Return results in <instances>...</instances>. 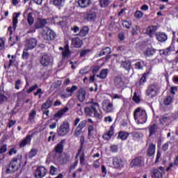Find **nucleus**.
<instances>
[{
    "mask_svg": "<svg viewBox=\"0 0 178 178\" xmlns=\"http://www.w3.org/2000/svg\"><path fill=\"white\" fill-rule=\"evenodd\" d=\"M109 54H111V48L106 47L100 51L99 56H103V55H108Z\"/></svg>",
    "mask_w": 178,
    "mask_h": 178,
    "instance_id": "4c0bfd02",
    "label": "nucleus"
},
{
    "mask_svg": "<svg viewBox=\"0 0 178 178\" xmlns=\"http://www.w3.org/2000/svg\"><path fill=\"white\" fill-rule=\"evenodd\" d=\"M79 156L80 158V163L82 166L86 165V156L84 155V152H81V150H79L76 157Z\"/></svg>",
    "mask_w": 178,
    "mask_h": 178,
    "instance_id": "b1692460",
    "label": "nucleus"
},
{
    "mask_svg": "<svg viewBox=\"0 0 178 178\" xmlns=\"http://www.w3.org/2000/svg\"><path fill=\"white\" fill-rule=\"evenodd\" d=\"M72 42V45L75 48H80V47L83 45V42L79 38H76L73 39Z\"/></svg>",
    "mask_w": 178,
    "mask_h": 178,
    "instance_id": "bb28decb",
    "label": "nucleus"
},
{
    "mask_svg": "<svg viewBox=\"0 0 178 178\" xmlns=\"http://www.w3.org/2000/svg\"><path fill=\"white\" fill-rule=\"evenodd\" d=\"M87 95V92H86L85 88H80L76 94V98L80 102H83L84 99H86V97Z\"/></svg>",
    "mask_w": 178,
    "mask_h": 178,
    "instance_id": "dca6fc26",
    "label": "nucleus"
},
{
    "mask_svg": "<svg viewBox=\"0 0 178 178\" xmlns=\"http://www.w3.org/2000/svg\"><path fill=\"white\" fill-rule=\"evenodd\" d=\"M45 173H47V169L45 167L40 166L36 169L34 175L36 178H42L45 176Z\"/></svg>",
    "mask_w": 178,
    "mask_h": 178,
    "instance_id": "f8f14e48",
    "label": "nucleus"
},
{
    "mask_svg": "<svg viewBox=\"0 0 178 178\" xmlns=\"http://www.w3.org/2000/svg\"><path fill=\"white\" fill-rule=\"evenodd\" d=\"M27 22H28V24H29V26L33 25V24L34 23V17H33V13H29L28 17H27Z\"/></svg>",
    "mask_w": 178,
    "mask_h": 178,
    "instance_id": "f704fd0d",
    "label": "nucleus"
},
{
    "mask_svg": "<svg viewBox=\"0 0 178 178\" xmlns=\"http://www.w3.org/2000/svg\"><path fill=\"white\" fill-rule=\"evenodd\" d=\"M17 152V149H16V147H13L10 149L8 152V155L12 156L16 154Z\"/></svg>",
    "mask_w": 178,
    "mask_h": 178,
    "instance_id": "4d7b16f0",
    "label": "nucleus"
},
{
    "mask_svg": "<svg viewBox=\"0 0 178 178\" xmlns=\"http://www.w3.org/2000/svg\"><path fill=\"white\" fill-rule=\"evenodd\" d=\"M155 54V49L153 48H147L145 51L144 54L145 56H152Z\"/></svg>",
    "mask_w": 178,
    "mask_h": 178,
    "instance_id": "473e14b6",
    "label": "nucleus"
},
{
    "mask_svg": "<svg viewBox=\"0 0 178 178\" xmlns=\"http://www.w3.org/2000/svg\"><path fill=\"white\" fill-rule=\"evenodd\" d=\"M173 102V96L168 95L163 101L164 105H170Z\"/></svg>",
    "mask_w": 178,
    "mask_h": 178,
    "instance_id": "7c9ffc66",
    "label": "nucleus"
},
{
    "mask_svg": "<svg viewBox=\"0 0 178 178\" xmlns=\"http://www.w3.org/2000/svg\"><path fill=\"white\" fill-rule=\"evenodd\" d=\"M38 152V150L37 149H32L29 154V158H34V156L37 155Z\"/></svg>",
    "mask_w": 178,
    "mask_h": 178,
    "instance_id": "c03bdc74",
    "label": "nucleus"
},
{
    "mask_svg": "<svg viewBox=\"0 0 178 178\" xmlns=\"http://www.w3.org/2000/svg\"><path fill=\"white\" fill-rule=\"evenodd\" d=\"M102 108L104 112L111 113V112L113 111V103L109 100H105L102 103Z\"/></svg>",
    "mask_w": 178,
    "mask_h": 178,
    "instance_id": "6e6552de",
    "label": "nucleus"
},
{
    "mask_svg": "<svg viewBox=\"0 0 178 178\" xmlns=\"http://www.w3.org/2000/svg\"><path fill=\"white\" fill-rule=\"evenodd\" d=\"M159 91V89L158 88V86L152 84L148 87L146 94L149 98H154V97L158 95Z\"/></svg>",
    "mask_w": 178,
    "mask_h": 178,
    "instance_id": "423d86ee",
    "label": "nucleus"
},
{
    "mask_svg": "<svg viewBox=\"0 0 178 178\" xmlns=\"http://www.w3.org/2000/svg\"><path fill=\"white\" fill-rule=\"evenodd\" d=\"M60 51H63L62 55L63 58H67L70 56V50H69V45L66 44L63 49V47H59Z\"/></svg>",
    "mask_w": 178,
    "mask_h": 178,
    "instance_id": "aec40b11",
    "label": "nucleus"
},
{
    "mask_svg": "<svg viewBox=\"0 0 178 178\" xmlns=\"http://www.w3.org/2000/svg\"><path fill=\"white\" fill-rule=\"evenodd\" d=\"M83 129L81 128H79V127L75 129L74 134L75 136H80L81 134V131Z\"/></svg>",
    "mask_w": 178,
    "mask_h": 178,
    "instance_id": "774afa93",
    "label": "nucleus"
},
{
    "mask_svg": "<svg viewBox=\"0 0 178 178\" xmlns=\"http://www.w3.org/2000/svg\"><path fill=\"white\" fill-rule=\"evenodd\" d=\"M104 122L106 123H112V122H113V120L112 119V117L107 116L104 118Z\"/></svg>",
    "mask_w": 178,
    "mask_h": 178,
    "instance_id": "680f3d73",
    "label": "nucleus"
},
{
    "mask_svg": "<svg viewBox=\"0 0 178 178\" xmlns=\"http://www.w3.org/2000/svg\"><path fill=\"white\" fill-rule=\"evenodd\" d=\"M87 34H88V27L84 26L81 29L79 32V35H81V37H84L85 35H87Z\"/></svg>",
    "mask_w": 178,
    "mask_h": 178,
    "instance_id": "c9c22d12",
    "label": "nucleus"
},
{
    "mask_svg": "<svg viewBox=\"0 0 178 178\" xmlns=\"http://www.w3.org/2000/svg\"><path fill=\"white\" fill-rule=\"evenodd\" d=\"M22 84V81L20 79H18L15 82V88L16 90H20V85Z\"/></svg>",
    "mask_w": 178,
    "mask_h": 178,
    "instance_id": "338daca9",
    "label": "nucleus"
},
{
    "mask_svg": "<svg viewBox=\"0 0 178 178\" xmlns=\"http://www.w3.org/2000/svg\"><path fill=\"white\" fill-rule=\"evenodd\" d=\"M155 148L156 146L154 143H150L149 145V147L147 149V155H149V156H152V155L155 154Z\"/></svg>",
    "mask_w": 178,
    "mask_h": 178,
    "instance_id": "a878e982",
    "label": "nucleus"
},
{
    "mask_svg": "<svg viewBox=\"0 0 178 178\" xmlns=\"http://www.w3.org/2000/svg\"><path fill=\"white\" fill-rule=\"evenodd\" d=\"M134 16L136 19H141L144 16V13L140 10H136L134 13Z\"/></svg>",
    "mask_w": 178,
    "mask_h": 178,
    "instance_id": "a18cd8bd",
    "label": "nucleus"
},
{
    "mask_svg": "<svg viewBox=\"0 0 178 178\" xmlns=\"http://www.w3.org/2000/svg\"><path fill=\"white\" fill-rule=\"evenodd\" d=\"M54 60V58L49 54H44L42 56L40 63L42 66H48L51 65Z\"/></svg>",
    "mask_w": 178,
    "mask_h": 178,
    "instance_id": "1a4fd4ad",
    "label": "nucleus"
},
{
    "mask_svg": "<svg viewBox=\"0 0 178 178\" xmlns=\"http://www.w3.org/2000/svg\"><path fill=\"white\" fill-rule=\"evenodd\" d=\"M115 84H117L118 87H123V82H122V79H120V78L116 79Z\"/></svg>",
    "mask_w": 178,
    "mask_h": 178,
    "instance_id": "bf43d9fd",
    "label": "nucleus"
},
{
    "mask_svg": "<svg viewBox=\"0 0 178 178\" xmlns=\"http://www.w3.org/2000/svg\"><path fill=\"white\" fill-rule=\"evenodd\" d=\"M133 101H134V102L136 104H138L140 101V95L136 92H135L134 94Z\"/></svg>",
    "mask_w": 178,
    "mask_h": 178,
    "instance_id": "37998d69",
    "label": "nucleus"
},
{
    "mask_svg": "<svg viewBox=\"0 0 178 178\" xmlns=\"http://www.w3.org/2000/svg\"><path fill=\"white\" fill-rule=\"evenodd\" d=\"M88 136H91L95 133V128L92 125H90L88 128Z\"/></svg>",
    "mask_w": 178,
    "mask_h": 178,
    "instance_id": "79ce46f5",
    "label": "nucleus"
},
{
    "mask_svg": "<svg viewBox=\"0 0 178 178\" xmlns=\"http://www.w3.org/2000/svg\"><path fill=\"white\" fill-rule=\"evenodd\" d=\"M47 24V20L45 19H38L35 24V29H41Z\"/></svg>",
    "mask_w": 178,
    "mask_h": 178,
    "instance_id": "cd10ccee",
    "label": "nucleus"
},
{
    "mask_svg": "<svg viewBox=\"0 0 178 178\" xmlns=\"http://www.w3.org/2000/svg\"><path fill=\"white\" fill-rule=\"evenodd\" d=\"M156 38L159 42H165L168 40V35L163 32L156 33Z\"/></svg>",
    "mask_w": 178,
    "mask_h": 178,
    "instance_id": "a211bd4d",
    "label": "nucleus"
},
{
    "mask_svg": "<svg viewBox=\"0 0 178 178\" xmlns=\"http://www.w3.org/2000/svg\"><path fill=\"white\" fill-rule=\"evenodd\" d=\"M115 127H116V125L113 124L108 132L103 135V138L104 140H111V138H112V136H113V134L115 133Z\"/></svg>",
    "mask_w": 178,
    "mask_h": 178,
    "instance_id": "2eb2a0df",
    "label": "nucleus"
},
{
    "mask_svg": "<svg viewBox=\"0 0 178 178\" xmlns=\"http://www.w3.org/2000/svg\"><path fill=\"white\" fill-rule=\"evenodd\" d=\"M129 137V134L127 132L121 131L118 134V138H120V140H126Z\"/></svg>",
    "mask_w": 178,
    "mask_h": 178,
    "instance_id": "58836bf2",
    "label": "nucleus"
},
{
    "mask_svg": "<svg viewBox=\"0 0 178 178\" xmlns=\"http://www.w3.org/2000/svg\"><path fill=\"white\" fill-rule=\"evenodd\" d=\"M156 31V26H149L146 30L147 34H148V35H149L151 38L154 37Z\"/></svg>",
    "mask_w": 178,
    "mask_h": 178,
    "instance_id": "393cba45",
    "label": "nucleus"
},
{
    "mask_svg": "<svg viewBox=\"0 0 178 178\" xmlns=\"http://www.w3.org/2000/svg\"><path fill=\"white\" fill-rule=\"evenodd\" d=\"M20 16V13H15L13 15V27L14 29H16V27H17V23L19 19V17Z\"/></svg>",
    "mask_w": 178,
    "mask_h": 178,
    "instance_id": "412c9836",
    "label": "nucleus"
},
{
    "mask_svg": "<svg viewBox=\"0 0 178 178\" xmlns=\"http://www.w3.org/2000/svg\"><path fill=\"white\" fill-rule=\"evenodd\" d=\"M63 151V143L60 142L56 146V152L60 153Z\"/></svg>",
    "mask_w": 178,
    "mask_h": 178,
    "instance_id": "ea45409f",
    "label": "nucleus"
},
{
    "mask_svg": "<svg viewBox=\"0 0 178 178\" xmlns=\"http://www.w3.org/2000/svg\"><path fill=\"white\" fill-rule=\"evenodd\" d=\"M89 104H90V106L85 108L86 114L88 116H91V115L94 113L95 118H97V119H102V115L98 113L99 104L94 99H91V101L89 102Z\"/></svg>",
    "mask_w": 178,
    "mask_h": 178,
    "instance_id": "f257e3e1",
    "label": "nucleus"
},
{
    "mask_svg": "<svg viewBox=\"0 0 178 178\" xmlns=\"http://www.w3.org/2000/svg\"><path fill=\"white\" fill-rule=\"evenodd\" d=\"M163 173H165V170H163V167H159L158 170H154L152 171V177L162 178Z\"/></svg>",
    "mask_w": 178,
    "mask_h": 178,
    "instance_id": "4468645a",
    "label": "nucleus"
},
{
    "mask_svg": "<svg viewBox=\"0 0 178 178\" xmlns=\"http://www.w3.org/2000/svg\"><path fill=\"white\" fill-rule=\"evenodd\" d=\"M80 8H87L91 5V0H78Z\"/></svg>",
    "mask_w": 178,
    "mask_h": 178,
    "instance_id": "5701e85b",
    "label": "nucleus"
},
{
    "mask_svg": "<svg viewBox=\"0 0 178 178\" xmlns=\"http://www.w3.org/2000/svg\"><path fill=\"white\" fill-rule=\"evenodd\" d=\"M149 74V72H145L143 74L142 77L140 78V80L139 81V85L143 86L145 81H147V76Z\"/></svg>",
    "mask_w": 178,
    "mask_h": 178,
    "instance_id": "72a5a7b5",
    "label": "nucleus"
},
{
    "mask_svg": "<svg viewBox=\"0 0 178 178\" xmlns=\"http://www.w3.org/2000/svg\"><path fill=\"white\" fill-rule=\"evenodd\" d=\"M70 131V124L67 121H64L57 130L58 136L63 137Z\"/></svg>",
    "mask_w": 178,
    "mask_h": 178,
    "instance_id": "39448f33",
    "label": "nucleus"
},
{
    "mask_svg": "<svg viewBox=\"0 0 178 178\" xmlns=\"http://www.w3.org/2000/svg\"><path fill=\"white\" fill-rule=\"evenodd\" d=\"M108 76V69H104L100 72L99 75H97V77H99V79H104Z\"/></svg>",
    "mask_w": 178,
    "mask_h": 178,
    "instance_id": "2f4dec72",
    "label": "nucleus"
},
{
    "mask_svg": "<svg viewBox=\"0 0 178 178\" xmlns=\"http://www.w3.org/2000/svg\"><path fill=\"white\" fill-rule=\"evenodd\" d=\"M5 49V40L0 38V51H3Z\"/></svg>",
    "mask_w": 178,
    "mask_h": 178,
    "instance_id": "3c124183",
    "label": "nucleus"
},
{
    "mask_svg": "<svg viewBox=\"0 0 178 178\" xmlns=\"http://www.w3.org/2000/svg\"><path fill=\"white\" fill-rule=\"evenodd\" d=\"M122 26L124 27H126V29H130V27L131 26V22L123 21Z\"/></svg>",
    "mask_w": 178,
    "mask_h": 178,
    "instance_id": "864d4df0",
    "label": "nucleus"
},
{
    "mask_svg": "<svg viewBox=\"0 0 178 178\" xmlns=\"http://www.w3.org/2000/svg\"><path fill=\"white\" fill-rule=\"evenodd\" d=\"M42 37L45 40V41H51V40H55L56 34L49 28L45 27L43 29V31L42 32Z\"/></svg>",
    "mask_w": 178,
    "mask_h": 178,
    "instance_id": "20e7f679",
    "label": "nucleus"
},
{
    "mask_svg": "<svg viewBox=\"0 0 178 178\" xmlns=\"http://www.w3.org/2000/svg\"><path fill=\"white\" fill-rule=\"evenodd\" d=\"M134 118L138 124H144L147 122V111L144 108L138 107L134 112Z\"/></svg>",
    "mask_w": 178,
    "mask_h": 178,
    "instance_id": "f03ea898",
    "label": "nucleus"
},
{
    "mask_svg": "<svg viewBox=\"0 0 178 178\" xmlns=\"http://www.w3.org/2000/svg\"><path fill=\"white\" fill-rule=\"evenodd\" d=\"M6 150H7L6 145H2L0 148V154H5V152H6Z\"/></svg>",
    "mask_w": 178,
    "mask_h": 178,
    "instance_id": "0e129e2a",
    "label": "nucleus"
},
{
    "mask_svg": "<svg viewBox=\"0 0 178 178\" xmlns=\"http://www.w3.org/2000/svg\"><path fill=\"white\" fill-rule=\"evenodd\" d=\"M22 165V156H17V158L14 159L10 163L8 169L7 173H12L13 172H17L20 168Z\"/></svg>",
    "mask_w": 178,
    "mask_h": 178,
    "instance_id": "7ed1b4c3",
    "label": "nucleus"
},
{
    "mask_svg": "<svg viewBox=\"0 0 178 178\" xmlns=\"http://www.w3.org/2000/svg\"><path fill=\"white\" fill-rule=\"evenodd\" d=\"M78 88L79 87H77V86H72V88H67L66 91L67 93L60 95L61 98H69V97H72L73 92Z\"/></svg>",
    "mask_w": 178,
    "mask_h": 178,
    "instance_id": "ddd939ff",
    "label": "nucleus"
},
{
    "mask_svg": "<svg viewBox=\"0 0 178 178\" xmlns=\"http://www.w3.org/2000/svg\"><path fill=\"white\" fill-rule=\"evenodd\" d=\"M27 51H29V49H26L24 47V51H23V54H22V58L24 59H27V58H29V52H27Z\"/></svg>",
    "mask_w": 178,
    "mask_h": 178,
    "instance_id": "6e6d98bb",
    "label": "nucleus"
},
{
    "mask_svg": "<svg viewBox=\"0 0 178 178\" xmlns=\"http://www.w3.org/2000/svg\"><path fill=\"white\" fill-rule=\"evenodd\" d=\"M38 87V85L35 84L34 86H31L27 91L26 92H33V91H34V90H35Z\"/></svg>",
    "mask_w": 178,
    "mask_h": 178,
    "instance_id": "69168bd1",
    "label": "nucleus"
},
{
    "mask_svg": "<svg viewBox=\"0 0 178 178\" xmlns=\"http://www.w3.org/2000/svg\"><path fill=\"white\" fill-rule=\"evenodd\" d=\"M143 65H144V61H143V60L138 61V62L136 63L135 68L138 69V70H141V69H143Z\"/></svg>",
    "mask_w": 178,
    "mask_h": 178,
    "instance_id": "de8ad7c7",
    "label": "nucleus"
},
{
    "mask_svg": "<svg viewBox=\"0 0 178 178\" xmlns=\"http://www.w3.org/2000/svg\"><path fill=\"white\" fill-rule=\"evenodd\" d=\"M51 2H53L55 6H60V5H62V3L65 2V0H51Z\"/></svg>",
    "mask_w": 178,
    "mask_h": 178,
    "instance_id": "09e8293b",
    "label": "nucleus"
},
{
    "mask_svg": "<svg viewBox=\"0 0 178 178\" xmlns=\"http://www.w3.org/2000/svg\"><path fill=\"white\" fill-rule=\"evenodd\" d=\"M90 53V49H85V50H82L81 51V54L80 56H86V55H88V54Z\"/></svg>",
    "mask_w": 178,
    "mask_h": 178,
    "instance_id": "052dcab7",
    "label": "nucleus"
},
{
    "mask_svg": "<svg viewBox=\"0 0 178 178\" xmlns=\"http://www.w3.org/2000/svg\"><path fill=\"white\" fill-rule=\"evenodd\" d=\"M100 6L102 8H106L108 5L111 3V1L109 0H100Z\"/></svg>",
    "mask_w": 178,
    "mask_h": 178,
    "instance_id": "a19ab883",
    "label": "nucleus"
},
{
    "mask_svg": "<svg viewBox=\"0 0 178 178\" xmlns=\"http://www.w3.org/2000/svg\"><path fill=\"white\" fill-rule=\"evenodd\" d=\"M144 158L142 156L136 157L131 161V168H141L144 165Z\"/></svg>",
    "mask_w": 178,
    "mask_h": 178,
    "instance_id": "0eeeda50",
    "label": "nucleus"
},
{
    "mask_svg": "<svg viewBox=\"0 0 178 178\" xmlns=\"http://www.w3.org/2000/svg\"><path fill=\"white\" fill-rule=\"evenodd\" d=\"M8 58H10L8 66H12L15 62H16V58H15V56H11L10 54L8 55Z\"/></svg>",
    "mask_w": 178,
    "mask_h": 178,
    "instance_id": "49530a36",
    "label": "nucleus"
},
{
    "mask_svg": "<svg viewBox=\"0 0 178 178\" xmlns=\"http://www.w3.org/2000/svg\"><path fill=\"white\" fill-rule=\"evenodd\" d=\"M52 105V101L51 99H48L42 106V109H48L49 108H51Z\"/></svg>",
    "mask_w": 178,
    "mask_h": 178,
    "instance_id": "e433bc0d",
    "label": "nucleus"
},
{
    "mask_svg": "<svg viewBox=\"0 0 178 178\" xmlns=\"http://www.w3.org/2000/svg\"><path fill=\"white\" fill-rule=\"evenodd\" d=\"M58 169L55 168L54 165L50 167V175L52 176L56 175Z\"/></svg>",
    "mask_w": 178,
    "mask_h": 178,
    "instance_id": "603ef678",
    "label": "nucleus"
},
{
    "mask_svg": "<svg viewBox=\"0 0 178 178\" xmlns=\"http://www.w3.org/2000/svg\"><path fill=\"white\" fill-rule=\"evenodd\" d=\"M160 122L161 124H167V123H170L172 120H170V118L168 117V115H165L160 119Z\"/></svg>",
    "mask_w": 178,
    "mask_h": 178,
    "instance_id": "c756f323",
    "label": "nucleus"
},
{
    "mask_svg": "<svg viewBox=\"0 0 178 178\" xmlns=\"http://www.w3.org/2000/svg\"><path fill=\"white\" fill-rule=\"evenodd\" d=\"M132 136L134 138H140V137H143V134L137 131L132 132Z\"/></svg>",
    "mask_w": 178,
    "mask_h": 178,
    "instance_id": "5fc2aeb1",
    "label": "nucleus"
},
{
    "mask_svg": "<svg viewBox=\"0 0 178 178\" xmlns=\"http://www.w3.org/2000/svg\"><path fill=\"white\" fill-rule=\"evenodd\" d=\"M37 45V40L35 38H30L26 41L25 48L26 49H34Z\"/></svg>",
    "mask_w": 178,
    "mask_h": 178,
    "instance_id": "9d476101",
    "label": "nucleus"
},
{
    "mask_svg": "<svg viewBox=\"0 0 178 178\" xmlns=\"http://www.w3.org/2000/svg\"><path fill=\"white\" fill-rule=\"evenodd\" d=\"M69 111V108L67 107H65L60 110H59L58 112H56L54 115V120L56 121V123L59 121V119H60L66 112Z\"/></svg>",
    "mask_w": 178,
    "mask_h": 178,
    "instance_id": "9b49d317",
    "label": "nucleus"
},
{
    "mask_svg": "<svg viewBox=\"0 0 178 178\" xmlns=\"http://www.w3.org/2000/svg\"><path fill=\"white\" fill-rule=\"evenodd\" d=\"M83 16L84 19L88 20L89 22H92L97 19V13L95 12H90L89 13H84Z\"/></svg>",
    "mask_w": 178,
    "mask_h": 178,
    "instance_id": "f3484780",
    "label": "nucleus"
},
{
    "mask_svg": "<svg viewBox=\"0 0 178 178\" xmlns=\"http://www.w3.org/2000/svg\"><path fill=\"white\" fill-rule=\"evenodd\" d=\"M170 54V48H167L165 49L160 50L161 55H169Z\"/></svg>",
    "mask_w": 178,
    "mask_h": 178,
    "instance_id": "8fccbe9b",
    "label": "nucleus"
},
{
    "mask_svg": "<svg viewBox=\"0 0 178 178\" xmlns=\"http://www.w3.org/2000/svg\"><path fill=\"white\" fill-rule=\"evenodd\" d=\"M86 124H87V121H86V120H83V121H81V122L79 124L78 127H79V129H84V127L86 126Z\"/></svg>",
    "mask_w": 178,
    "mask_h": 178,
    "instance_id": "13d9d810",
    "label": "nucleus"
},
{
    "mask_svg": "<svg viewBox=\"0 0 178 178\" xmlns=\"http://www.w3.org/2000/svg\"><path fill=\"white\" fill-rule=\"evenodd\" d=\"M37 112L35 111H32L31 113L29 114V119L30 120H33L34 118H35Z\"/></svg>",
    "mask_w": 178,
    "mask_h": 178,
    "instance_id": "e2e57ef3",
    "label": "nucleus"
},
{
    "mask_svg": "<svg viewBox=\"0 0 178 178\" xmlns=\"http://www.w3.org/2000/svg\"><path fill=\"white\" fill-rule=\"evenodd\" d=\"M121 66L123 69H125V70H130V69H131V62L129 60L122 61Z\"/></svg>",
    "mask_w": 178,
    "mask_h": 178,
    "instance_id": "c85d7f7f",
    "label": "nucleus"
},
{
    "mask_svg": "<svg viewBox=\"0 0 178 178\" xmlns=\"http://www.w3.org/2000/svg\"><path fill=\"white\" fill-rule=\"evenodd\" d=\"M31 142V135H29L24 138L19 145L20 148H23V147H26V145H29Z\"/></svg>",
    "mask_w": 178,
    "mask_h": 178,
    "instance_id": "4be33fe9",
    "label": "nucleus"
},
{
    "mask_svg": "<svg viewBox=\"0 0 178 178\" xmlns=\"http://www.w3.org/2000/svg\"><path fill=\"white\" fill-rule=\"evenodd\" d=\"M113 165L116 169H120V168H123L124 163L122 159L114 158L113 160Z\"/></svg>",
    "mask_w": 178,
    "mask_h": 178,
    "instance_id": "6ab92c4d",
    "label": "nucleus"
}]
</instances>
